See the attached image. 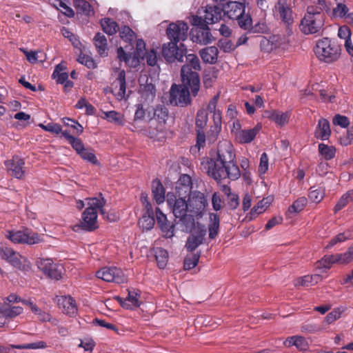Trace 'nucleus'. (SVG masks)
Instances as JSON below:
<instances>
[{
  "instance_id": "f257e3e1",
  "label": "nucleus",
  "mask_w": 353,
  "mask_h": 353,
  "mask_svg": "<svg viewBox=\"0 0 353 353\" xmlns=\"http://www.w3.org/2000/svg\"><path fill=\"white\" fill-rule=\"evenodd\" d=\"M235 159L232 143L224 139L219 142L216 158L208 160L207 167L205 168L208 175L218 183L225 179L236 180L240 177L241 172Z\"/></svg>"
},
{
  "instance_id": "f03ea898",
  "label": "nucleus",
  "mask_w": 353,
  "mask_h": 353,
  "mask_svg": "<svg viewBox=\"0 0 353 353\" xmlns=\"http://www.w3.org/2000/svg\"><path fill=\"white\" fill-rule=\"evenodd\" d=\"M88 207L81 214V221L79 227L85 231H92L98 228L97 223V210L105 219L112 221L113 219L109 217L103 207L105 205L106 200L102 194L98 196L85 199Z\"/></svg>"
},
{
  "instance_id": "7ed1b4c3",
  "label": "nucleus",
  "mask_w": 353,
  "mask_h": 353,
  "mask_svg": "<svg viewBox=\"0 0 353 353\" xmlns=\"http://www.w3.org/2000/svg\"><path fill=\"white\" fill-rule=\"evenodd\" d=\"M186 63L181 68V80L185 85L192 87V94L196 96L199 90L200 81L196 72L200 70L201 65L199 58L194 54H185Z\"/></svg>"
},
{
  "instance_id": "20e7f679",
  "label": "nucleus",
  "mask_w": 353,
  "mask_h": 353,
  "mask_svg": "<svg viewBox=\"0 0 353 353\" xmlns=\"http://www.w3.org/2000/svg\"><path fill=\"white\" fill-rule=\"evenodd\" d=\"M314 52L321 61L332 63L341 57V47L335 41L323 37L316 41Z\"/></svg>"
},
{
  "instance_id": "39448f33",
  "label": "nucleus",
  "mask_w": 353,
  "mask_h": 353,
  "mask_svg": "<svg viewBox=\"0 0 353 353\" xmlns=\"http://www.w3.org/2000/svg\"><path fill=\"white\" fill-rule=\"evenodd\" d=\"M167 203L171 208L172 212L176 218L180 219L185 227L186 232H190L195 225L194 219L188 216V202L179 196H176L172 194H168Z\"/></svg>"
},
{
  "instance_id": "423d86ee",
  "label": "nucleus",
  "mask_w": 353,
  "mask_h": 353,
  "mask_svg": "<svg viewBox=\"0 0 353 353\" xmlns=\"http://www.w3.org/2000/svg\"><path fill=\"white\" fill-rule=\"evenodd\" d=\"M223 15L230 19L238 21L239 26L248 30L252 26V19L249 14H245V6L243 3L237 1H229L223 8Z\"/></svg>"
},
{
  "instance_id": "0eeeda50",
  "label": "nucleus",
  "mask_w": 353,
  "mask_h": 353,
  "mask_svg": "<svg viewBox=\"0 0 353 353\" xmlns=\"http://www.w3.org/2000/svg\"><path fill=\"white\" fill-rule=\"evenodd\" d=\"M324 14L314 13L312 8H307V12L301 21L300 29L305 34L319 32L324 26Z\"/></svg>"
},
{
  "instance_id": "6e6552de",
  "label": "nucleus",
  "mask_w": 353,
  "mask_h": 353,
  "mask_svg": "<svg viewBox=\"0 0 353 353\" xmlns=\"http://www.w3.org/2000/svg\"><path fill=\"white\" fill-rule=\"evenodd\" d=\"M43 234H39L28 228L23 230H8L5 236L13 243L34 245L41 243Z\"/></svg>"
},
{
  "instance_id": "1a4fd4ad",
  "label": "nucleus",
  "mask_w": 353,
  "mask_h": 353,
  "mask_svg": "<svg viewBox=\"0 0 353 353\" xmlns=\"http://www.w3.org/2000/svg\"><path fill=\"white\" fill-rule=\"evenodd\" d=\"M187 202L188 216L192 217L194 220L195 219L201 218L207 205L205 195L200 192L195 191L189 194Z\"/></svg>"
},
{
  "instance_id": "9d476101",
  "label": "nucleus",
  "mask_w": 353,
  "mask_h": 353,
  "mask_svg": "<svg viewBox=\"0 0 353 353\" xmlns=\"http://www.w3.org/2000/svg\"><path fill=\"white\" fill-rule=\"evenodd\" d=\"M192 91L190 85H172L170 89V101L175 105L185 106L190 103V90Z\"/></svg>"
},
{
  "instance_id": "9b49d317",
  "label": "nucleus",
  "mask_w": 353,
  "mask_h": 353,
  "mask_svg": "<svg viewBox=\"0 0 353 353\" xmlns=\"http://www.w3.org/2000/svg\"><path fill=\"white\" fill-rule=\"evenodd\" d=\"M176 41H171L168 43H165L162 48V54L165 59L170 63L178 61H183V57L187 50L183 44H181L179 47Z\"/></svg>"
},
{
  "instance_id": "f8f14e48",
  "label": "nucleus",
  "mask_w": 353,
  "mask_h": 353,
  "mask_svg": "<svg viewBox=\"0 0 353 353\" xmlns=\"http://www.w3.org/2000/svg\"><path fill=\"white\" fill-rule=\"evenodd\" d=\"M37 265L46 276L52 279L59 280L62 278L63 266L54 263L51 259H39Z\"/></svg>"
},
{
  "instance_id": "ddd939ff",
  "label": "nucleus",
  "mask_w": 353,
  "mask_h": 353,
  "mask_svg": "<svg viewBox=\"0 0 353 353\" xmlns=\"http://www.w3.org/2000/svg\"><path fill=\"white\" fill-rule=\"evenodd\" d=\"M96 276L106 282L123 283L127 281L122 270L116 267H104L96 272Z\"/></svg>"
},
{
  "instance_id": "4468645a",
  "label": "nucleus",
  "mask_w": 353,
  "mask_h": 353,
  "mask_svg": "<svg viewBox=\"0 0 353 353\" xmlns=\"http://www.w3.org/2000/svg\"><path fill=\"white\" fill-rule=\"evenodd\" d=\"M188 24L183 21H176L169 25L166 30L168 38L171 41L179 42L185 41L188 37Z\"/></svg>"
},
{
  "instance_id": "2eb2a0df",
  "label": "nucleus",
  "mask_w": 353,
  "mask_h": 353,
  "mask_svg": "<svg viewBox=\"0 0 353 353\" xmlns=\"http://www.w3.org/2000/svg\"><path fill=\"white\" fill-rule=\"evenodd\" d=\"M273 14L288 25L293 22L292 10L287 0H278L273 8Z\"/></svg>"
},
{
  "instance_id": "dca6fc26",
  "label": "nucleus",
  "mask_w": 353,
  "mask_h": 353,
  "mask_svg": "<svg viewBox=\"0 0 353 353\" xmlns=\"http://www.w3.org/2000/svg\"><path fill=\"white\" fill-rule=\"evenodd\" d=\"M25 161L18 157L14 156L12 159L5 161V166L8 172L13 177L21 179L25 176Z\"/></svg>"
},
{
  "instance_id": "f3484780",
  "label": "nucleus",
  "mask_w": 353,
  "mask_h": 353,
  "mask_svg": "<svg viewBox=\"0 0 353 353\" xmlns=\"http://www.w3.org/2000/svg\"><path fill=\"white\" fill-rule=\"evenodd\" d=\"M23 310L19 306H11L6 301L0 305V327L4 326L16 316L23 312Z\"/></svg>"
},
{
  "instance_id": "a211bd4d",
  "label": "nucleus",
  "mask_w": 353,
  "mask_h": 353,
  "mask_svg": "<svg viewBox=\"0 0 353 353\" xmlns=\"http://www.w3.org/2000/svg\"><path fill=\"white\" fill-rule=\"evenodd\" d=\"M262 48L268 51L284 50L288 46V40L286 37L280 35H273L269 39H263L261 41Z\"/></svg>"
},
{
  "instance_id": "6ab92c4d",
  "label": "nucleus",
  "mask_w": 353,
  "mask_h": 353,
  "mask_svg": "<svg viewBox=\"0 0 353 353\" xmlns=\"http://www.w3.org/2000/svg\"><path fill=\"white\" fill-rule=\"evenodd\" d=\"M156 219L158 225L166 238H172L174 235V224L168 221L166 215L162 212L159 208L155 210Z\"/></svg>"
},
{
  "instance_id": "aec40b11",
  "label": "nucleus",
  "mask_w": 353,
  "mask_h": 353,
  "mask_svg": "<svg viewBox=\"0 0 353 353\" xmlns=\"http://www.w3.org/2000/svg\"><path fill=\"white\" fill-rule=\"evenodd\" d=\"M205 234V226L199 227L194 233L188 238L185 243L187 250L189 252L195 250L203 243Z\"/></svg>"
},
{
  "instance_id": "412c9836",
  "label": "nucleus",
  "mask_w": 353,
  "mask_h": 353,
  "mask_svg": "<svg viewBox=\"0 0 353 353\" xmlns=\"http://www.w3.org/2000/svg\"><path fill=\"white\" fill-rule=\"evenodd\" d=\"M114 94L117 100L121 101L125 99L126 94L125 72L123 70H120L118 77L112 84Z\"/></svg>"
},
{
  "instance_id": "4be33fe9",
  "label": "nucleus",
  "mask_w": 353,
  "mask_h": 353,
  "mask_svg": "<svg viewBox=\"0 0 353 353\" xmlns=\"http://www.w3.org/2000/svg\"><path fill=\"white\" fill-rule=\"evenodd\" d=\"M265 117L270 120L274 121L277 125L283 127L288 123L291 117V112L289 111L283 112L274 110L271 111H266Z\"/></svg>"
},
{
  "instance_id": "5701e85b",
  "label": "nucleus",
  "mask_w": 353,
  "mask_h": 353,
  "mask_svg": "<svg viewBox=\"0 0 353 353\" xmlns=\"http://www.w3.org/2000/svg\"><path fill=\"white\" fill-rule=\"evenodd\" d=\"M223 16V8L218 6H207L204 10L205 22L208 24L214 23L221 19Z\"/></svg>"
},
{
  "instance_id": "b1692460",
  "label": "nucleus",
  "mask_w": 353,
  "mask_h": 353,
  "mask_svg": "<svg viewBox=\"0 0 353 353\" xmlns=\"http://www.w3.org/2000/svg\"><path fill=\"white\" fill-rule=\"evenodd\" d=\"M260 129L259 126H255L251 129H243L237 132L234 139L236 141L241 144L251 143L259 133Z\"/></svg>"
},
{
  "instance_id": "393cba45",
  "label": "nucleus",
  "mask_w": 353,
  "mask_h": 353,
  "mask_svg": "<svg viewBox=\"0 0 353 353\" xmlns=\"http://www.w3.org/2000/svg\"><path fill=\"white\" fill-rule=\"evenodd\" d=\"M16 255H12L7 262L12 267L21 271H28L31 268V263L28 259L15 251Z\"/></svg>"
},
{
  "instance_id": "a878e982",
  "label": "nucleus",
  "mask_w": 353,
  "mask_h": 353,
  "mask_svg": "<svg viewBox=\"0 0 353 353\" xmlns=\"http://www.w3.org/2000/svg\"><path fill=\"white\" fill-rule=\"evenodd\" d=\"M344 264L341 254L325 255L321 260L316 262V268L319 270H329L332 264Z\"/></svg>"
},
{
  "instance_id": "bb28decb",
  "label": "nucleus",
  "mask_w": 353,
  "mask_h": 353,
  "mask_svg": "<svg viewBox=\"0 0 353 353\" xmlns=\"http://www.w3.org/2000/svg\"><path fill=\"white\" fill-rule=\"evenodd\" d=\"M192 183L191 177L188 174H183L180 176L176 187V192L179 196L185 197L191 194Z\"/></svg>"
},
{
  "instance_id": "cd10ccee",
  "label": "nucleus",
  "mask_w": 353,
  "mask_h": 353,
  "mask_svg": "<svg viewBox=\"0 0 353 353\" xmlns=\"http://www.w3.org/2000/svg\"><path fill=\"white\" fill-rule=\"evenodd\" d=\"M330 134L331 130L329 121L323 118L320 119L314 132L315 137L321 140H327Z\"/></svg>"
},
{
  "instance_id": "c85d7f7f",
  "label": "nucleus",
  "mask_w": 353,
  "mask_h": 353,
  "mask_svg": "<svg viewBox=\"0 0 353 353\" xmlns=\"http://www.w3.org/2000/svg\"><path fill=\"white\" fill-rule=\"evenodd\" d=\"M285 347L295 346L299 350H306L308 347V343L306 339L302 336H292L288 337L283 342Z\"/></svg>"
},
{
  "instance_id": "c756f323",
  "label": "nucleus",
  "mask_w": 353,
  "mask_h": 353,
  "mask_svg": "<svg viewBox=\"0 0 353 353\" xmlns=\"http://www.w3.org/2000/svg\"><path fill=\"white\" fill-rule=\"evenodd\" d=\"M219 50L215 46L206 47L200 50L199 54L204 63L214 64L218 59Z\"/></svg>"
},
{
  "instance_id": "7c9ffc66",
  "label": "nucleus",
  "mask_w": 353,
  "mask_h": 353,
  "mask_svg": "<svg viewBox=\"0 0 353 353\" xmlns=\"http://www.w3.org/2000/svg\"><path fill=\"white\" fill-rule=\"evenodd\" d=\"M323 277L319 274L305 275L294 280L296 287H309L317 284L322 281Z\"/></svg>"
},
{
  "instance_id": "2f4dec72",
  "label": "nucleus",
  "mask_w": 353,
  "mask_h": 353,
  "mask_svg": "<svg viewBox=\"0 0 353 353\" xmlns=\"http://www.w3.org/2000/svg\"><path fill=\"white\" fill-rule=\"evenodd\" d=\"M213 121H214V128L210 130V132L208 134V140L210 142H214L221 129V112L218 110L215 112H213Z\"/></svg>"
},
{
  "instance_id": "473e14b6",
  "label": "nucleus",
  "mask_w": 353,
  "mask_h": 353,
  "mask_svg": "<svg viewBox=\"0 0 353 353\" xmlns=\"http://www.w3.org/2000/svg\"><path fill=\"white\" fill-rule=\"evenodd\" d=\"M59 303L62 305L63 312L70 316L74 315L77 312L75 300L70 296L61 297Z\"/></svg>"
},
{
  "instance_id": "72a5a7b5",
  "label": "nucleus",
  "mask_w": 353,
  "mask_h": 353,
  "mask_svg": "<svg viewBox=\"0 0 353 353\" xmlns=\"http://www.w3.org/2000/svg\"><path fill=\"white\" fill-rule=\"evenodd\" d=\"M139 299V294L134 290L128 291V295L124 300L118 298L121 306L126 309H132L133 307H139L140 305Z\"/></svg>"
},
{
  "instance_id": "f704fd0d",
  "label": "nucleus",
  "mask_w": 353,
  "mask_h": 353,
  "mask_svg": "<svg viewBox=\"0 0 353 353\" xmlns=\"http://www.w3.org/2000/svg\"><path fill=\"white\" fill-rule=\"evenodd\" d=\"M353 14V11L349 12V8L346 4L339 3L332 10V16L336 18L344 19L345 22L350 24L349 17Z\"/></svg>"
},
{
  "instance_id": "c9c22d12",
  "label": "nucleus",
  "mask_w": 353,
  "mask_h": 353,
  "mask_svg": "<svg viewBox=\"0 0 353 353\" xmlns=\"http://www.w3.org/2000/svg\"><path fill=\"white\" fill-rule=\"evenodd\" d=\"M152 192L154 200L161 204L165 201V189L161 182L159 179L152 181Z\"/></svg>"
},
{
  "instance_id": "e433bc0d",
  "label": "nucleus",
  "mask_w": 353,
  "mask_h": 353,
  "mask_svg": "<svg viewBox=\"0 0 353 353\" xmlns=\"http://www.w3.org/2000/svg\"><path fill=\"white\" fill-rule=\"evenodd\" d=\"M210 221L208 223L209 238L214 239L219 232L220 219L217 214L210 213L209 214Z\"/></svg>"
},
{
  "instance_id": "4c0bfd02",
  "label": "nucleus",
  "mask_w": 353,
  "mask_h": 353,
  "mask_svg": "<svg viewBox=\"0 0 353 353\" xmlns=\"http://www.w3.org/2000/svg\"><path fill=\"white\" fill-rule=\"evenodd\" d=\"M94 43L98 53L101 57L108 56V44L106 37L101 33H97L94 37Z\"/></svg>"
},
{
  "instance_id": "58836bf2",
  "label": "nucleus",
  "mask_w": 353,
  "mask_h": 353,
  "mask_svg": "<svg viewBox=\"0 0 353 353\" xmlns=\"http://www.w3.org/2000/svg\"><path fill=\"white\" fill-rule=\"evenodd\" d=\"M272 201V199L271 197L263 198L262 200L259 201L251 210V217H255L257 215L265 212L267 210V208L270 206Z\"/></svg>"
},
{
  "instance_id": "ea45409f",
  "label": "nucleus",
  "mask_w": 353,
  "mask_h": 353,
  "mask_svg": "<svg viewBox=\"0 0 353 353\" xmlns=\"http://www.w3.org/2000/svg\"><path fill=\"white\" fill-rule=\"evenodd\" d=\"M62 137H63L72 145L73 149L79 154L84 149V145L80 139L76 138L69 134L66 130L62 132Z\"/></svg>"
},
{
  "instance_id": "a19ab883",
  "label": "nucleus",
  "mask_w": 353,
  "mask_h": 353,
  "mask_svg": "<svg viewBox=\"0 0 353 353\" xmlns=\"http://www.w3.org/2000/svg\"><path fill=\"white\" fill-rule=\"evenodd\" d=\"M169 112L164 105H157L154 108L153 119L159 123H165L168 119Z\"/></svg>"
},
{
  "instance_id": "79ce46f5",
  "label": "nucleus",
  "mask_w": 353,
  "mask_h": 353,
  "mask_svg": "<svg viewBox=\"0 0 353 353\" xmlns=\"http://www.w3.org/2000/svg\"><path fill=\"white\" fill-rule=\"evenodd\" d=\"M141 97L146 103H151L156 97V88L152 83H147L141 88Z\"/></svg>"
},
{
  "instance_id": "37998d69",
  "label": "nucleus",
  "mask_w": 353,
  "mask_h": 353,
  "mask_svg": "<svg viewBox=\"0 0 353 353\" xmlns=\"http://www.w3.org/2000/svg\"><path fill=\"white\" fill-rule=\"evenodd\" d=\"M65 66L61 63L58 64L55 67L52 77L56 79L57 83L63 84L68 79V74L65 72Z\"/></svg>"
},
{
  "instance_id": "c03bdc74",
  "label": "nucleus",
  "mask_w": 353,
  "mask_h": 353,
  "mask_svg": "<svg viewBox=\"0 0 353 353\" xmlns=\"http://www.w3.org/2000/svg\"><path fill=\"white\" fill-rule=\"evenodd\" d=\"M318 148L320 154L325 160L328 161L334 158L336 149L334 146L328 145L325 143H319Z\"/></svg>"
},
{
  "instance_id": "a18cd8bd",
  "label": "nucleus",
  "mask_w": 353,
  "mask_h": 353,
  "mask_svg": "<svg viewBox=\"0 0 353 353\" xmlns=\"http://www.w3.org/2000/svg\"><path fill=\"white\" fill-rule=\"evenodd\" d=\"M155 258L159 268L163 269L165 267L168 260V252L161 248H157L155 251Z\"/></svg>"
},
{
  "instance_id": "49530a36",
  "label": "nucleus",
  "mask_w": 353,
  "mask_h": 353,
  "mask_svg": "<svg viewBox=\"0 0 353 353\" xmlns=\"http://www.w3.org/2000/svg\"><path fill=\"white\" fill-rule=\"evenodd\" d=\"M103 119H105L110 123H114L118 125H123V115L119 112L114 110L104 112Z\"/></svg>"
},
{
  "instance_id": "de8ad7c7",
  "label": "nucleus",
  "mask_w": 353,
  "mask_h": 353,
  "mask_svg": "<svg viewBox=\"0 0 353 353\" xmlns=\"http://www.w3.org/2000/svg\"><path fill=\"white\" fill-rule=\"evenodd\" d=\"M155 223L154 215L144 214L139 221V227L144 230H150L153 228Z\"/></svg>"
},
{
  "instance_id": "09e8293b",
  "label": "nucleus",
  "mask_w": 353,
  "mask_h": 353,
  "mask_svg": "<svg viewBox=\"0 0 353 353\" xmlns=\"http://www.w3.org/2000/svg\"><path fill=\"white\" fill-rule=\"evenodd\" d=\"M101 24L103 31L108 34L112 35L116 33L118 26L115 21L110 19H104L101 20Z\"/></svg>"
},
{
  "instance_id": "8fccbe9b",
  "label": "nucleus",
  "mask_w": 353,
  "mask_h": 353,
  "mask_svg": "<svg viewBox=\"0 0 353 353\" xmlns=\"http://www.w3.org/2000/svg\"><path fill=\"white\" fill-rule=\"evenodd\" d=\"M325 192L323 189L321 188L315 189L314 188H311L308 194V198L312 202L319 203L322 201Z\"/></svg>"
},
{
  "instance_id": "3c124183",
  "label": "nucleus",
  "mask_w": 353,
  "mask_h": 353,
  "mask_svg": "<svg viewBox=\"0 0 353 353\" xmlns=\"http://www.w3.org/2000/svg\"><path fill=\"white\" fill-rule=\"evenodd\" d=\"M351 238L352 235L350 232H344L343 233H340L335 236L329 241V243L326 245V248H331L336 244L344 242L346 240L350 239Z\"/></svg>"
},
{
  "instance_id": "603ef678",
  "label": "nucleus",
  "mask_w": 353,
  "mask_h": 353,
  "mask_svg": "<svg viewBox=\"0 0 353 353\" xmlns=\"http://www.w3.org/2000/svg\"><path fill=\"white\" fill-rule=\"evenodd\" d=\"M75 6L78 11L85 15H90L93 13L92 6L85 0H77L75 1Z\"/></svg>"
},
{
  "instance_id": "864d4df0",
  "label": "nucleus",
  "mask_w": 353,
  "mask_h": 353,
  "mask_svg": "<svg viewBox=\"0 0 353 353\" xmlns=\"http://www.w3.org/2000/svg\"><path fill=\"white\" fill-rule=\"evenodd\" d=\"M11 347L15 349H43L47 347L46 343L44 341H37L35 343H26L23 345H12Z\"/></svg>"
},
{
  "instance_id": "5fc2aeb1",
  "label": "nucleus",
  "mask_w": 353,
  "mask_h": 353,
  "mask_svg": "<svg viewBox=\"0 0 353 353\" xmlns=\"http://www.w3.org/2000/svg\"><path fill=\"white\" fill-rule=\"evenodd\" d=\"M307 200L305 197H300L296 200L292 205L288 208V212L290 213H296L301 212L306 205Z\"/></svg>"
},
{
  "instance_id": "6e6d98bb",
  "label": "nucleus",
  "mask_w": 353,
  "mask_h": 353,
  "mask_svg": "<svg viewBox=\"0 0 353 353\" xmlns=\"http://www.w3.org/2000/svg\"><path fill=\"white\" fill-rule=\"evenodd\" d=\"M200 258L199 254L188 255L184 260V269L191 270L196 267Z\"/></svg>"
},
{
  "instance_id": "4d7b16f0",
  "label": "nucleus",
  "mask_w": 353,
  "mask_h": 353,
  "mask_svg": "<svg viewBox=\"0 0 353 353\" xmlns=\"http://www.w3.org/2000/svg\"><path fill=\"white\" fill-rule=\"evenodd\" d=\"M208 113L204 109L199 110L196 114V125L200 129H203L208 122Z\"/></svg>"
},
{
  "instance_id": "13d9d810",
  "label": "nucleus",
  "mask_w": 353,
  "mask_h": 353,
  "mask_svg": "<svg viewBox=\"0 0 353 353\" xmlns=\"http://www.w3.org/2000/svg\"><path fill=\"white\" fill-rule=\"evenodd\" d=\"M212 34L210 32V28L207 26V27L203 28L198 32V39L199 42H202L205 44H207L212 41Z\"/></svg>"
},
{
  "instance_id": "bf43d9fd",
  "label": "nucleus",
  "mask_w": 353,
  "mask_h": 353,
  "mask_svg": "<svg viewBox=\"0 0 353 353\" xmlns=\"http://www.w3.org/2000/svg\"><path fill=\"white\" fill-rule=\"evenodd\" d=\"M344 312L343 308L341 307H336L334 308L332 312L328 313L327 316L325 318V321L327 324H331L337 319H339L341 316L342 313Z\"/></svg>"
},
{
  "instance_id": "052dcab7",
  "label": "nucleus",
  "mask_w": 353,
  "mask_h": 353,
  "mask_svg": "<svg viewBox=\"0 0 353 353\" xmlns=\"http://www.w3.org/2000/svg\"><path fill=\"white\" fill-rule=\"evenodd\" d=\"M52 4L57 9L63 8L64 10V14L68 17H73L74 12L71 8L68 6L65 3V0H52Z\"/></svg>"
},
{
  "instance_id": "680f3d73",
  "label": "nucleus",
  "mask_w": 353,
  "mask_h": 353,
  "mask_svg": "<svg viewBox=\"0 0 353 353\" xmlns=\"http://www.w3.org/2000/svg\"><path fill=\"white\" fill-rule=\"evenodd\" d=\"M77 61L79 63L85 65L88 68L94 69L97 66V63L91 57L84 54H81L79 56Z\"/></svg>"
},
{
  "instance_id": "e2e57ef3",
  "label": "nucleus",
  "mask_w": 353,
  "mask_h": 353,
  "mask_svg": "<svg viewBox=\"0 0 353 353\" xmlns=\"http://www.w3.org/2000/svg\"><path fill=\"white\" fill-rule=\"evenodd\" d=\"M12 255H16L15 251L5 243H0V257L7 261Z\"/></svg>"
},
{
  "instance_id": "0e129e2a",
  "label": "nucleus",
  "mask_w": 353,
  "mask_h": 353,
  "mask_svg": "<svg viewBox=\"0 0 353 353\" xmlns=\"http://www.w3.org/2000/svg\"><path fill=\"white\" fill-rule=\"evenodd\" d=\"M143 59L146 60L148 65L154 66L158 61L157 52L154 49H151L144 53Z\"/></svg>"
},
{
  "instance_id": "69168bd1",
  "label": "nucleus",
  "mask_w": 353,
  "mask_h": 353,
  "mask_svg": "<svg viewBox=\"0 0 353 353\" xmlns=\"http://www.w3.org/2000/svg\"><path fill=\"white\" fill-rule=\"evenodd\" d=\"M39 126L46 132H49L55 134H62L61 126L58 123H49L46 125L39 124Z\"/></svg>"
},
{
  "instance_id": "338daca9",
  "label": "nucleus",
  "mask_w": 353,
  "mask_h": 353,
  "mask_svg": "<svg viewBox=\"0 0 353 353\" xmlns=\"http://www.w3.org/2000/svg\"><path fill=\"white\" fill-rule=\"evenodd\" d=\"M120 37L125 41L131 42L136 38L134 32L128 27L123 26L121 28L120 31Z\"/></svg>"
},
{
  "instance_id": "774afa93",
  "label": "nucleus",
  "mask_w": 353,
  "mask_h": 353,
  "mask_svg": "<svg viewBox=\"0 0 353 353\" xmlns=\"http://www.w3.org/2000/svg\"><path fill=\"white\" fill-rule=\"evenodd\" d=\"M320 330L321 327L312 323H305L301 327V331L304 334H314Z\"/></svg>"
}]
</instances>
